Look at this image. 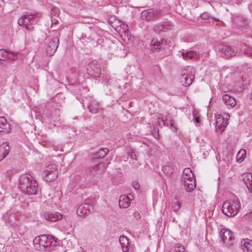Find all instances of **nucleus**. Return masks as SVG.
<instances>
[{"mask_svg": "<svg viewBox=\"0 0 252 252\" xmlns=\"http://www.w3.org/2000/svg\"><path fill=\"white\" fill-rule=\"evenodd\" d=\"M19 188L25 193L33 195L36 193L37 184L32 175L25 174L21 175L20 178Z\"/></svg>", "mask_w": 252, "mask_h": 252, "instance_id": "obj_1", "label": "nucleus"}, {"mask_svg": "<svg viewBox=\"0 0 252 252\" xmlns=\"http://www.w3.org/2000/svg\"><path fill=\"white\" fill-rule=\"evenodd\" d=\"M182 182L184 188L188 192H191L196 187L194 176L189 168H186L183 171Z\"/></svg>", "mask_w": 252, "mask_h": 252, "instance_id": "obj_2", "label": "nucleus"}, {"mask_svg": "<svg viewBox=\"0 0 252 252\" xmlns=\"http://www.w3.org/2000/svg\"><path fill=\"white\" fill-rule=\"evenodd\" d=\"M240 204L237 198L234 197L225 201L222 207V211L224 214L227 216H234L237 214Z\"/></svg>", "mask_w": 252, "mask_h": 252, "instance_id": "obj_3", "label": "nucleus"}, {"mask_svg": "<svg viewBox=\"0 0 252 252\" xmlns=\"http://www.w3.org/2000/svg\"><path fill=\"white\" fill-rule=\"evenodd\" d=\"M33 243L35 246L39 245L43 248H48L49 249L51 247L55 246L57 242L51 235H41L35 237Z\"/></svg>", "mask_w": 252, "mask_h": 252, "instance_id": "obj_4", "label": "nucleus"}, {"mask_svg": "<svg viewBox=\"0 0 252 252\" xmlns=\"http://www.w3.org/2000/svg\"><path fill=\"white\" fill-rule=\"evenodd\" d=\"M35 15V14L24 15L18 19V23L20 26H24L27 31L31 32L33 29V24L38 21L34 17Z\"/></svg>", "mask_w": 252, "mask_h": 252, "instance_id": "obj_5", "label": "nucleus"}, {"mask_svg": "<svg viewBox=\"0 0 252 252\" xmlns=\"http://www.w3.org/2000/svg\"><path fill=\"white\" fill-rule=\"evenodd\" d=\"M109 149L107 148L100 149L99 152L95 153L94 157L92 160V167L95 170H100L103 168L104 164L100 163L98 161L100 158L105 157L109 152Z\"/></svg>", "mask_w": 252, "mask_h": 252, "instance_id": "obj_6", "label": "nucleus"}, {"mask_svg": "<svg viewBox=\"0 0 252 252\" xmlns=\"http://www.w3.org/2000/svg\"><path fill=\"white\" fill-rule=\"evenodd\" d=\"M58 177L57 168L55 164H49L45 167L44 171L43 177L49 182L56 180Z\"/></svg>", "mask_w": 252, "mask_h": 252, "instance_id": "obj_7", "label": "nucleus"}, {"mask_svg": "<svg viewBox=\"0 0 252 252\" xmlns=\"http://www.w3.org/2000/svg\"><path fill=\"white\" fill-rule=\"evenodd\" d=\"M174 27V25L171 21L166 20L155 24L153 27V30L156 33H159L172 30Z\"/></svg>", "mask_w": 252, "mask_h": 252, "instance_id": "obj_8", "label": "nucleus"}, {"mask_svg": "<svg viewBox=\"0 0 252 252\" xmlns=\"http://www.w3.org/2000/svg\"><path fill=\"white\" fill-rule=\"evenodd\" d=\"M218 50L225 58H229L235 56L237 52V49L233 46L218 45L216 47Z\"/></svg>", "mask_w": 252, "mask_h": 252, "instance_id": "obj_9", "label": "nucleus"}, {"mask_svg": "<svg viewBox=\"0 0 252 252\" xmlns=\"http://www.w3.org/2000/svg\"><path fill=\"white\" fill-rule=\"evenodd\" d=\"M162 16L161 12L157 9H149L144 10L141 14L142 19L150 21L154 19L158 18Z\"/></svg>", "mask_w": 252, "mask_h": 252, "instance_id": "obj_10", "label": "nucleus"}, {"mask_svg": "<svg viewBox=\"0 0 252 252\" xmlns=\"http://www.w3.org/2000/svg\"><path fill=\"white\" fill-rule=\"evenodd\" d=\"M59 44V38L58 36L53 37L52 39L50 41L46 48V52L47 56H53L58 47Z\"/></svg>", "mask_w": 252, "mask_h": 252, "instance_id": "obj_11", "label": "nucleus"}, {"mask_svg": "<svg viewBox=\"0 0 252 252\" xmlns=\"http://www.w3.org/2000/svg\"><path fill=\"white\" fill-rule=\"evenodd\" d=\"M220 237L222 242L228 247L232 245V241L233 238L231 232L229 230L224 228L221 229L220 231Z\"/></svg>", "mask_w": 252, "mask_h": 252, "instance_id": "obj_12", "label": "nucleus"}, {"mask_svg": "<svg viewBox=\"0 0 252 252\" xmlns=\"http://www.w3.org/2000/svg\"><path fill=\"white\" fill-rule=\"evenodd\" d=\"M181 75V76L180 78V80L183 86L188 87L191 84L193 77H192L191 74L188 73V71L187 70H182Z\"/></svg>", "mask_w": 252, "mask_h": 252, "instance_id": "obj_13", "label": "nucleus"}, {"mask_svg": "<svg viewBox=\"0 0 252 252\" xmlns=\"http://www.w3.org/2000/svg\"><path fill=\"white\" fill-rule=\"evenodd\" d=\"M227 117H229V115L228 114L226 115V117L224 118L223 116L219 115L216 118V128L217 129H219L220 132H222L224 130L227 123Z\"/></svg>", "mask_w": 252, "mask_h": 252, "instance_id": "obj_14", "label": "nucleus"}, {"mask_svg": "<svg viewBox=\"0 0 252 252\" xmlns=\"http://www.w3.org/2000/svg\"><path fill=\"white\" fill-rule=\"evenodd\" d=\"M166 41L164 39L158 40L157 39H153L150 42L151 49L154 52H159L163 48V46L165 45Z\"/></svg>", "mask_w": 252, "mask_h": 252, "instance_id": "obj_15", "label": "nucleus"}, {"mask_svg": "<svg viewBox=\"0 0 252 252\" xmlns=\"http://www.w3.org/2000/svg\"><path fill=\"white\" fill-rule=\"evenodd\" d=\"M10 131V125L4 117H0V134L8 133Z\"/></svg>", "mask_w": 252, "mask_h": 252, "instance_id": "obj_16", "label": "nucleus"}, {"mask_svg": "<svg viewBox=\"0 0 252 252\" xmlns=\"http://www.w3.org/2000/svg\"><path fill=\"white\" fill-rule=\"evenodd\" d=\"M241 178L247 186L249 192L252 191V174L247 172L241 175Z\"/></svg>", "mask_w": 252, "mask_h": 252, "instance_id": "obj_17", "label": "nucleus"}, {"mask_svg": "<svg viewBox=\"0 0 252 252\" xmlns=\"http://www.w3.org/2000/svg\"><path fill=\"white\" fill-rule=\"evenodd\" d=\"M44 217L47 220L55 222L62 218V215L58 212L51 213L49 212H45L44 214Z\"/></svg>", "mask_w": 252, "mask_h": 252, "instance_id": "obj_18", "label": "nucleus"}, {"mask_svg": "<svg viewBox=\"0 0 252 252\" xmlns=\"http://www.w3.org/2000/svg\"><path fill=\"white\" fill-rule=\"evenodd\" d=\"M92 207L89 203H84L79 205L77 209V213L79 216L87 215Z\"/></svg>", "mask_w": 252, "mask_h": 252, "instance_id": "obj_19", "label": "nucleus"}, {"mask_svg": "<svg viewBox=\"0 0 252 252\" xmlns=\"http://www.w3.org/2000/svg\"><path fill=\"white\" fill-rule=\"evenodd\" d=\"M132 198H129L126 195L120 196L119 205L121 208H127L130 205V201Z\"/></svg>", "mask_w": 252, "mask_h": 252, "instance_id": "obj_20", "label": "nucleus"}, {"mask_svg": "<svg viewBox=\"0 0 252 252\" xmlns=\"http://www.w3.org/2000/svg\"><path fill=\"white\" fill-rule=\"evenodd\" d=\"M9 146L8 142H3L0 145V161L8 154Z\"/></svg>", "mask_w": 252, "mask_h": 252, "instance_id": "obj_21", "label": "nucleus"}, {"mask_svg": "<svg viewBox=\"0 0 252 252\" xmlns=\"http://www.w3.org/2000/svg\"><path fill=\"white\" fill-rule=\"evenodd\" d=\"M223 103L227 106H230V108L234 107L236 104L235 99L228 95L227 94H224L222 97Z\"/></svg>", "mask_w": 252, "mask_h": 252, "instance_id": "obj_22", "label": "nucleus"}, {"mask_svg": "<svg viewBox=\"0 0 252 252\" xmlns=\"http://www.w3.org/2000/svg\"><path fill=\"white\" fill-rule=\"evenodd\" d=\"M119 242L121 244L122 250L124 252L128 251L129 242L126 236H121L119 238Z\"/></svg>", "mask_w": 252, "mask_h": 252, "instance_id": "obj_23", "label": "nucleus"}, {"mask_svg": "<svg viewBox=\"0 0 252 252\" xmlns=\"http://www.w3.org/2000/svg\"><path fill=\"white\" fill-rule=\"evenodd\" d=\"M121 36L125 41H129L131 37V33L128 30L127 25H124L123 30L122 32Z\"/></svg>", "mask_w": 252, "mask_h": 252, "instance_id": "obj_24", "label": "nucleus"}, {"mask_svg": "<svg viewBox=\"0 0 252 252\" xmlns=\"http://www.w3.org/2000/svg\"><path fill=\"white\" fill-rule=\"evenodd\" d=\"M182 56L185 60L195 59L198 58V54L195 51H190L186 53L182 52Z\"/></svg>", "mask_w": 252, "mask_h": 252, "instance_id": "obj_25", "label": "nucleus"}, {"mask_svg": "<svg viewBox=\"0 0 252 252\" xmlns=\"http://www.w3.org/2000/svg\"><path fill=\"white\" fill-rule=\"evenodd\" d=\"M242 245L246 249L248 252H252V241L249 239H243L241 242Z\"/></svg>", "mask_w": 252, "mask_h": 252, "instance_id": "obj_26", "label": "nucleus"}, {"mask_svg": "<svg viewBox=\"0 0 252 252\" xmlns=\"http://www.w3.org/2000/svg\"><path fill=\"white\" fill-rule=\"evenodd\" d=\"M171 208L174 212H178L181 208V204L178 198H175L172 200L171 204Z\"/></svg>", "mask_w": 252, "mask_h": 252, "instance_id": "obj_27", "label": "nucleus"}, {"mask_svg": "<svg viewBox=\"0 0 252 252\" xmlns=\"http://www.w3.org/2000/svg\"><path fill=\"white\" fill-rule=\"evenodd\" d=\"M246 154V152L244 149L240 150L237 156H236V160L239 163H241L244 159L245 158V156Z\"/></svg>", "mask_w": 252, "mask_h": 252, "instance_id": "obj_28", "label": "nucleus"}, {"mask_svg": "<svg viewBox=\"0 0 252 252\" xmlns=\"http://www.w3.org/2000/svg\"><path fill=\"white\" fill-rule=\"evenodd\" d=\"M185 248L181 245L179 244L175 245L170 251L169 252H185Z\"/></svg>", "mask_w": 252, "mask_h": 252, "instance_id": "obj_29", "label": "nucleus"}, {"mask_svg": "<svg viewBox=\"0 0 252 252\" xmlns=\"http://www.w3.org/2000/svg\"><path fill=\"white\" fill-rule=\"evenodd\" d=\"M162 171L168 176H171L172 173L171 167L168 165L163 166L162 168Z\"/></svg>", "mask_w": 252, "mask_h": 252, "instance_id": "obj_30", "label": "nucleus"}, {"mask_svg": "<svg viewBox=\"0 0 252 252\" xmlns=\"http://www.w3.org/2000/svg\"><path fill=\"white\" fill-rule=\"evenodd\" d=\"M6 56L7 57V58H8L9 60H14L15 57H18V54L6 51Z\"/></svg>", "mask_w": 252, "mask_h": 252, "instance_id": "obj_31", "label": "nucleus"}, {"mask_svg": "<svg viewBox=\"0 0 252 252\" xmlns=\"http://www.w3.org/2000/svg\"><path fill=\"white\" fill-rule=\"evenodd\" d=\"M6 51L4 49H0V61L1 60H5L7 59V57L6 56Z\"/></svg>", "mask_w": 252, "mask_h": 252, "instance_id": "obj_32", "label": "nucleus"}, {"mask_svg": "<svg viewBox=\"0 0 252 252\" xmlns=\"http://www.w3.org/2000/svg\"><path fill=\"white\" fill-rule=\"evenodd\" d=\"M245 54L247 56H250L252 58V48L248 47L246 46V48L244 49Z\"/></svg>", "mask_w": 252, "mask_h": 252, "instance_id": "obj_33", "label": "nucleus"}, {"mask_svg": "<svg viewBox=\"0 0 252 252\" xmlns=\"http://www.w3.org/2000/svg\"><path fill=\"white\" fill-rule=\"evenodd\" d=\"M201 18L203 20H208L210 18V16L208 13H203L201 16Z\"/></svg>", "mask_w": 252, "mask_h": 252, "instance_id": "obj_34", "label": "nucleus"}, {"mask_svg": "<svg viewBox=\"0 0 252 252\" xmlns=\"http://www.w3.org/2000/svg\"><path fill=\"white\" fill-rule=\"evenodd\" d=\"M133 216L136 220H139L141 218V215L138 212L135 211L133 213Z\"/></svg>", "mask_w": 252, "mask_h": 252, "instance_id": "obj_35", "label": "nucleus"}, {"mask_svg": "<svg viewBox=\"0 0 252 252\" xmlns=\"http://www.w3.org/2000/svg\"><path fill=\"white\" fill-rule=\"evenodd\" d=\"M128 155L130 157V158L136 160V155L133 152H130L128 153Z\"/></svg>", "mask_w": 252, "mask_h": 252, "instance_id": "obj_36", "label": "nucleus"}, {"mask_svg": "<svg viewBox=\"0 0 252 252\" xmlns=\"http://www.w3.org/2000/svg\"><path fill=\"white\" fill-rule=\"evenodd\" d=\"M133 187L135 189H137L140 187V185L138 183L134 182L133 183Z\"/></svg>", "mask_w": 252, "mask_h": 252, "instance_id": "obj_37", "label": "nucleus"}, {"mask_svg": "<svg viewBox=\"0 0 252 252\" xmlns=\"http://www.w3.org/2000/svg\"><path fill=\"white\" fill-rule=\"evenodd\" d=\"M100 74V70L99 69L97 68L96 72H95L94 73H93L92 75H94V77H97L99 76V75Z\"/></svg>", "mask_w": 252, "mask_h": 252, "instance_id": "obj_38", "label": "nucleus"}, {"mask_svg": "<svg viewBox=\"0 0 252 252\" xmlns=\"http://www.w3.org/2000/svg\"><path fill=\"white\" fill-rule=\"evenodd\" d=\"M89 110L92 113H95L97 112V109H93L92 108V106H90L89 107Z\"/></svg>", "mask_w": 252, "mask_h": 252, "instance_id": "obj_39", "label": "nucleus"}, {"mask_svg": "<svg viewBox=\"0 0 252 252\" xmlns=\"http://www.w3.org/2000/svg\"><path fill=\"white\" fill-rule=\"evenodd\" d=\"M200 118L199 117H196L195 118V121L196 123H199L200 122Z\"/></svg>", "mask_w": 252, "mask_h": 252, "instance_id": "obj_40", "label": "nucleus"}, {"mask_svg": "<svg viewBox=\"0 0 252 252\" xmlns=\"http://www.w3.org/2000/svg\"><path fill=\"white\" fill-rule=\"evenodd\" d=\"M250 10L252 12V2L249 5V6Z\"/></svg>", "mask_w": 252, "mask_h": 252, "instance_id": "obj_41", "label": "nucleus"}, {"mask_svg": "<svg viewBox=\"0 0 252 252\" xmlns=\"http://www.w3.org/2000/svg\"><path fill=\"white\" fill-rule=\"evenodd\" d=\"M57 22V20H56L55 18L54 20L52 19V22L53 24H56Z\"/></svg>", "mask_w": 252, "mask_h": 252, "instance_id": "obj_42", "label": "nucleus"}, {"mask_svg": "<svg viewBox=\"0 0 252 252\" xmlns=\"http://www.w3.org/2000/svg\"><path fill=\"white\" fill-rule=\"evenodd\" d=\"M54 8H52L51 11V14L53 15L54 13Z\"/></svg>", "mask_w": 252, "mask_h": 252, "instance_id": "obj_43", "label": "nucleus"}, {"mask_svg": "<svg viewBox=\"0 0 252 252\" xmlns=\"http://www.w3.org/2000/svg\"><path fill=\"white\" fill-rule=\"evenodd\" d=\"M250 99L252 100V90L251 91V94H250Z\"/></svg>", "mask_w": 252, "mask_h": 252, "instance_id": "obj_44", "label": "nucleus"}, {"mask_svg": "<svg viewBox=\"0 0 252 252\" xmlns=\"http://www.w3.org/2000/svg\"><path fill=\"white\" fill-rule=\"evenodd\" d=\"M170 127H174V125H173L172 123H171V124H170Z\"/></svg>", "mask_w": 252, "mask_h": 252, "instance_id": "obj_45", "label": "nucleus"}, {"mask_svg": "<svg viewBox=\"0 0 252 252\" xmlns=\"http://www.w3.org/2000/svg\"><path fill=\"white\" fill-rule=\"evenodd\" d=\"M162 122L163 123V124L164 125V121L163 120H162Z\"/></svg>", "mask_w": 252, "mask_h": 252, "instance_id": "obj_46", "label": "nucleus"}]
</instances>
